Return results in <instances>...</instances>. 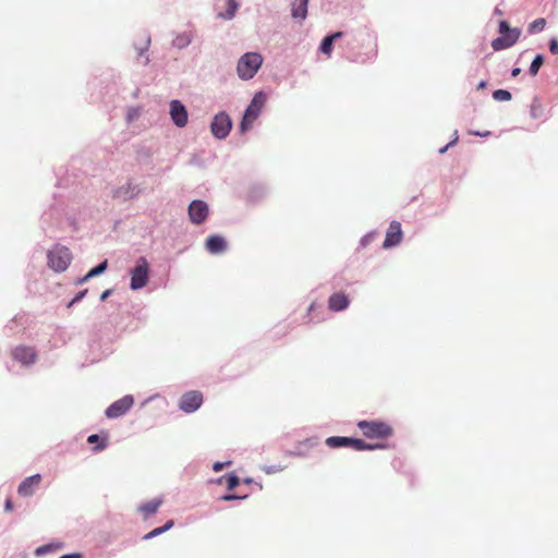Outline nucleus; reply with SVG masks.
<instances>
[{
	"instance_id": "44",
	"label": "nucleus",
	"mask_w": 558,
	"mask_h": 558,
	"mask_svg": "<svg viewBox=\"0 0 558 558\" xmlns=\"http://www.w3.org/2000/svg\"><path fill=\"white\" fill-rule=\"evenodd\" d=\"M59 558H82V556H81V554L73 553V554L62 555Z\"/></svg>"
},
{
	"instance_id": "10",
	"label": "nucleus",
	"mask_w": 558,
	"mask_h": 558,
	"mask_svg": "<svg viewBox=\"0 0 558 558\" xmlns=\"http://www.w3.org/2000/svg\"><path fill=\"white\" fill-rule=\"evenodd\" d=\"M169 114L173 124L178 128H184L189 121V114L185 106L178 99L169 104Z\"/></svg>"
},
{
	"instance_id": "30",
	"label": "nucleus",
	"mask_w": 558,
	"mask_h": 558,
	"mask_svg": "<svg viewBox=\"0 0 558 558\" xmlns=\"http://www.w3.org/2000/svg\"><path fill=\"white\" fill-rule=\"evenodd\" d=\"M284 469H286V466L281 465V464H272V465H264V466H262V470L266 474L279 473V472L283 471Z\"/></svg>"
},
{
	"instance_id": "35",
	"label": "nucleus",
	"mask_w": 558,
	"mask_h": 558,
	"mask_svg": "<svg viewBox=\"0 0 558 558\" xmlns=\"http://www.w3.org/2000/svg\"><path fill=\"white\" fill-rule=\"evenodd\" d=\"M87 293V290H83L81 292H78L75 298L69 303V307H71L74 303H77L80 302L84 296L85 294Z\"/></svg>"
},
{
	"instance_id": "37",
	"label": "nucleus",
	"mask_w": 558,
	"mask_h": 558,
	"mask_svg": "<svg viewBox=\"0 0 558 558\" xmlns=\"http://www.w3.org/2000/svg\"><path fill=\"white\" fill-rule=\"evenodd\" d=\"M244 498H246V496H242L241 497V496L231 495V494L230 495H223L221 497V499L225 500V501L236 500V499H244Z\"/></svg>"
},
{
	"instance_id": "1",
	"label": "nucleus",
	"mask_w": 558,
	"mask_h": 558,
	"mask_svg": "<svg viewBox=\"0 0 558 558\" xmlns=\"http://www.w3.org/2000/svg\"><path fill=\"white\" fill-rule=\"evenodd\" d=\"M263 57L258 52H246L238 61L236 74L242 81H248L255 76L263 64Z\"/></svg>"
},
{
	"instance_id": "34",
	"label": "nucleus",
	"mask_w": 558,
	"mask_h": 558,
	"mask_svg": "<svg viewBox=\"0 0 558 558\" xmlns=\"http://www.w3.org/2000/svg\"><path fill=\"white\" fill-rule=\"evenodd\" d=\"M231 463H232L231 461H226V462H215V463L213 464V470H214L215 472H219V471H221L225 466H229V465H231Z\"/></svg>"
},
{
	"instance_id": "25",
	"label": "nucleus",
	"mask_w": 558,
	"mask_h": 558,
	"mask_svg": "<svg viewBox=\"0 0 558 558\" xmlns=\"http://www.w3.org/2000/svg\"><path fill=\"white\" fill-rule=\"evenodd\" d=\"M543 63H544L543 56L542 54H537L534 58V60L532 61L531 65H530V69H529L530 74L532 76H535L538 73V71H539L541 66L543 65Z\"/></svg>"
},
{
	"instance_id": "42",
	"label": "nucleus",
	"mask_w": 558,
	"mask_h": 558,
	"mask_svg": "<svg viewBox=\"0 0 558 558\" xmlns=\"http://www.w3.org/2000/svg\"><path fill=\"white\" fill-rule=\"evenodd\" d=\"M173 524H174V523H173V521H172V520H169L165 525H162V526L158 527V529H159V531H160V534H162V533H165V532L169 531V530L173 526Z\"/></svg>"
},
{
	"instance_id": "54",
	"label": "nucleus",
	"mask_w": 558,
	"mask_h": 558,
	"mask_svg": "<svg viewBox=\"0 0 558 558\" xmlns=\"http://www.w3.org/2000/svg\"><path fill=\"white\" fill-rule=\"evenodd\" d=\"M244 482L250 484V483H252V480L251 478H245Z\"/></svg>"
},
{
	"instance_id": "29",
	"label": "nucleus",
	"mask_w": 558,
	"mask_h": 558,
	"mask_svg": "<svg viewBox=\"0 0 558 558\" xmlns=\"http://www.w3.org/2000/svg\"><path fill=\"white\" fill-rule=\"evenodd\" d=\"M141 116V108L140 107H130L126 111V121L129 123L135 121Z\"/></svg>"
},
{
	"instance_id": "14",
	"label": "nucleus",
	"mask_w": 558,
	"mask_h": 558,
	"mask_svg": "<svg viewBox=\"0 0 558 558\" xmlns=\"http://www.w3.org/2000/svg\"><path fill=\"white\" fill-rule=\"evenodd\" d=\"M12 356L24 366H29L36 362V353L31 347H16L12 352Z\"/></svg>"
},
{
	"instance_id": "51",
	"label": "nucleus",
	"mask_w": 558,
	"mask_h": 558,
	"mask_svg": "<svg viewBox=\"0 0 558 558\" xmlns=\"http://www.w3.org/2000/svg\"><path fill=\"white\" fill-rule=\"evenodd\" d=\"M314 308H315V303H312V304L310 305L308 310H307L308 315L314 311Z\"/></svg>"
},
{
	"instance_id": "7",
	"label": "nucleus",
	"mask_w": 558,
	"mask_h": 558,
	"mask_svg": "<svg viewBox=\"0 0 558 558\" xmlns=\"http://www.w3.org/2000/svg\"><path fill=\"white\" fill-rule=\"evenodd\" d=\"M148 263L145 257L137 259L136 266L131 270L130 288L132 290H140L148 282Z\"/></svg>"
},
{
	"instance_id": "20",
	"label": "nucleus",
	"mask_w": 558,
	"mask_h": 558,
	"mask_svg": "<svg viewBox=\"0 0 558 558\" xmlns=\"http://www.w3.org/2000/svg\"><path fill=\"white\" fill-rule=\"evenodd\" d=\"M161 504H162L161 498H155L153 500L142 504L138 507V511L144 513L145 517H149L157 512V510L161 506Z\"/></svg>"
},
{
	"instance_id": "23",
	"label": "nucleus",
	"mask_w": 558,
	"mask_h": 558,
	"mask_svg": "<svg viewBox=\"0 0 558 558\" xmlns=\"http://www.w3.org/2000/svg\"><path fill=\"white\" fill-rule=\"evenodd\" d=\"M228 8L225 12L219 13V17L225 21H231L239 9V2L236 0H227Z\"/></svg>"
},
{
	"instance_id": "13",
	"label": "nucleus",
	"mask_w": 558,
	"mask_h": 558,
	"mask_svg": "<svg viewBox=\"0 0 558 558\" xmlns=\"http://www.w3.org/2000/svg\"><path fill=\"white\" fill-rule=\"evenodd\" d=\"M41 482V475L40 474H34L25 480H23L19 487H17V494L22 497H31L34 495L35 490L39 486Z\"/></svg>"
},
{
	"instance_id": "39",
	"label": "nucleus",
	"mask_w": 558,
	"mask_h": 558,
	"mask_svg": "<svg viewBox=\"0 0 558 558\" xmlns=\"http://www.w3.org/2000/svg\"><path fill=\"white\" fill-rule=\"evenodd\" d=\"M373 235H374V233H372V232H371V233L365 234V235L361 239V245H362V246L367 245V244L372 241Z\"/></svg>"
},
{
	"instance_id": "8",
	"label": "nucleus",
	"mask_w": 558,
	"mask_h": 558,
	"mask_svg": "<svg viewBox=\"0 0 558 558\" xmlns=\"http://www.w3.org/2000/svg\"><path fill=\"white\" fill-rule=\"evenodd\" d=\"M203 404V395L197 390H191L182 395L179 400V409L184 413H194Z\"/></svg>"
},
{
	"instance_id": "4",
	"label": "nucleus",
	"mask_w": 558,
	"mask_h": 558,
	"mask_svg": "<svg viewBox=\"0 0 558 558\" xmlns=\"http://www.w3.org/2000/svg\"><path fill=\"white\" fill-rule=\"evenodd\" d=\"M499 33L500 36L490 44L495 50H502L513 46L521 34L518 28H510L506 21L499 23Z\"/></svg>"
},
{
	"instance_id": "21",
	"label": "nucleus",
	"mask_w": 558,
	"mask_h": 558,
	"mask_svg": "<svg viewBox=\"0 0 558 558\" xmlns=\"http://www.w3.org/2000/svg\"><path fill=\"white\" fill-rule=\"evenodd\" d=\"M341 36H342L341 32H337L332 35L326 36L323 39L320 47H319V50L322 51V53H324L326 56H330L331 50H332V44H333L335 39L340 38Z\"/></svg>"
},
{
	"instance_id": "3",
	"label": "nucleus",
	"mask_w": 558,
	"mask_h": 558,
	"mask_svg": "<svg viewBox=\"0 0 558 558\" xmlns=\"http://www.w3.org/2000/svg\"><path fill=\"white\" fill-rule=\"evenodd\" d=\"M47 258L48 266L53 271L62 272L69 267L72 260V254L68 247L56 245L48 251Z\"/></svg>"
},
{
	"instance_id": "40",
	"label": "nucleus",
	"mask_w": 558,
	"mask_h": 558,
	"mask_svg": "<svg viewBox=\"0 0 558 558\" xmlns=\"http://www.w3.org/2000/svg\"><path fill=\"white\" fill-rule=\"evenodd\" d=\"M173 524H174V523H173V521H172V520H169L165 525H162V526L158 527V529H159V531H160V534H162V533H165V532L169 531V530L173 526Z\"/></svg>"
},
{
	"instance_id": "12",
	"label": "nucleus",
	"mask_w": 558,
	"mask_h": 558,
	"mask_svg": "<svg viewBox=\"0 0 558 558\" xmlns=\"http://www.w3.org/2000/svg\"><path fill=\"white\" fill-rule=\"evenodd\" d=\"M403 233L401 229V223L399 221H391L388 230L386 232V238L383 243V247L388 250L397 246L402 241Z\"/></svg>"
},
{
	"instance_id": "5",
	"label": "nucleus",
	"mask_w": 558,
	"mask_h": 558,
	"mask_svg": "<svg viewBox=\"0 0 558 558\" xmlns=\"http://www.w3.org/2000/svg\"><path fill=\"white\" fill-rule=\"evenodd\" d=\"M359 428L367 438H386L391 435V427L380 421H360Z\"/></svg>"
},
{
	"instance_id": "43",
	"label": "nucleus",
	"mask_w": 558,
	"mask_h": 558,
	"mask_svg": "<svg viewBox=\"0 0 558 558\" xmlns=\"http://www.w3.org/2000/svg\"><path fill=\"white\" fill-rule=\"evenodd\" d=\"M99 440V436L97 434L89 435L87 438L88 444H96Z\"/></svg>"
},
{
	"instance_id": "41",
	"label": "nucleus",
	"mask_w": 558,
	"mask_h": 558,
	"mask_svg": "<svg viewBox=\"0 0 558 558\" xmlns=\"http://www.w3.org/2000/svg\"><path fill=\"white\" fill-rule=\"evenodd\" d=\"M173 524H174V523H173V521H172V520H169L165 525H162V526L158 527V529H159V531H160V534H162V533H165V532L169 531V530L173 526Z\"/></svg>"
},
{
	"instance_id": "45",
	"label": "nucleus",
	"mask_w": 558,
	"mask_h": 558,
	"mask_svg": "<svg viewBox=\"0 0 558 558\" xmlns=\"http://www.w3.org/2000/svg\"><path fill=\"white\" fill-rule=\"evenodd\" d=\"M12 509H13V505H12L11 500H10V499H8V500L5 501V504H4V510H5V511H11Z\"/></svg>"
},
{
	"instance_id": "28",
	"label": "nucleus",
	"mask_w": 558,
	"mask_h": 558,
	"mask_svg": "<svg viewBox=\"0 0 558 558\" xmlns=\"http://www.w3.org/2000/svg\"><path fill=\"white\" fill-rule=\"evenodd\" d=\"M493 97L497 101H509L511 99V93L505 89H497L493 93Z\"/></svg>"
},
{
	"instance_id": "17",
	"label": "nucleus",
	"mask_w": 558,
	"mask_h": 558,
	"mask_svg": "<svg viewBox=\"0 0 558 558\" xmlns=\"http://www.w3.org/2000/svg\"><path fill=\"white\" fill-rule=\"evenodd\" d=\"M206 250L211 254H220L226 251L227 242L221 235H210L206 240Z\"/></svg>"
},
{
	"instance_id": "15",
	"label": "nucleus",
	"mask_w": 558,
	"mask_h": 558,
	"mask_svg": "<svg viewBox=\"0 0 558 558\" xmlns=\"http://www.w3.org/2000/svg\"><path fill=\"white\" fill-rule=\"evenodd\" d=\"M140 193L141 189L138 185L132 182H126L113 191V197L128 201L135 198Z\"/></svg>"
},
{
	"instance_id": "36",
	"label": "nucleus",
	"mask_w": 558,
	"mask_h": 558,
	"mask_svg": "<svg viewBox=\"0 0 558 558\" xmlns=\"http://www.w3.org/2000/svg\"><path fill=\"white\" fill-rule=\"evenodd\" d=\"M549 50L553 54H557L558 53V40L553 38L550 39L549 41Z\"/></svg>"
},
{
	"instance_id": "6",
	"label": "nucleus",
	"mask_w": 558,
	"mask_h": 558,
	"mask_svg": "<svg viewBox=\"0 0 558 558\" xmlns=\"http://www.w3.org/2000/svg\"><path fill=\"white\" fill-rule=\"evenodd\" d=\"M232 129V121L230 116L221 111L217 113L210 123V132L217 140H225Z\"/></svg>"
},
{
	"instance_id": "18",
	"label": "nucleus",
	"mask_w": 558,
	"mask_h": 558,
	"mask_svg": "<svg viewBox=\"0 0 558 558\" xmlns=\"http://www.w3.org/2000/svg\"><path fill=\"white\" fill-rule=\"evenodd\" d=\"M308 0H293L291 3V16L300 22L307 16Z\"/></svg>"
},
{
	"instance_id": "31",
	"label": "nucleus",
	"mask_w": 558,
	"mask_h": 558,
	"mask_svg": "<svg viewBox=\"0 0 558 558\" xmlns=\"http://www.w3.org/2000/svg\"><path fill=\"white\" fill-rule=\"evenodd\" d=\"M226 481H227V486L229 489H233L240 483L239 477L233 473L228 474L226 477Z\"/></svg>"
},
{
	"instance_id": "53",
	"label": "nucleus",
	"mask_w": 558,
	"mask_h": 558,
	"mask_svg": "<svg viewBox=\"0 0 558 558\" xmlns=\"http://www.w3.org/2000/svg\"><path fill=\"white\" fill-rule=\"evenodd\" d=\"M226 477H227V476H221V477H219V478L216 481V483H217V484H222V482L226 480Z\"/></svg>"
},
{
	"instance_id": "33",
	"label": "nucleus",
	"mask_w": 558,
	"mask_h": 558,
	"mask_svg": "<svg viewBox=\"0 0 558 558\" xmlns=\"http://www.w3.org/2000/svg\"><path fill=\"white\" fill-rule=\"evenodd\" d=\"M458 131H454L453 140L450 141L446 146L439 149V154H445L449 147L453 146L458 142Z\"/></svg>"
},
{
	"instance_id": "47",
	"label": "nucleus",
	"mask_w": 558,
	"mask_h": 558,
	"mask_svg": "<svg viewBox=\"0 0 558 558\" xmlns=\"http://www.w3.org/2000/svg\"><path fill=\"white\" fill-rule=\"evenodd\" d=\"M111 294V290H106L101 293L100 300L105 301Z\"/></svg>"
},
{
	"instance_id": "19",
	"label": "nucleus",
	"mask_w": 558,
	"mask_h": 558,
	"mask_svg": "<svg viewBox=\"0 0 558 558\" xmlns=\"http://www.w3.org/2000/svg\"><path fill=\"white\" fill-rule=\"evenodd\" d=\"M193 38L192 32L178 33L172 39V46L177 49H184L192 43Z\"/></svg>"
},
{
	"instance_id": "26",
	"label": "nucleus",
	"mask_w": 558,
	"mask_h": 558,
	"mask_svg": "<svg viewBox=\"0 0 558 558\" xmlns=\"http://www.w3.org/2000/svg\"><path fill=\"white\" fill-rule=\"evenodd\" d=\"M546 26V20L543 17L536 19L529 25L530 33L542 32Z\"/></svg>"
},
{
	"instance_id": "24",
	"label": "nucleus",
	"mask_w": 558,
	"mask_h": 558,
	"mask_svg": "<svg viewBox=\"0 0 558 558\" xmlns=\"http://www.w3.org/2000/svg\"><path fill=\"white\" fill-rule=\"evenodd\" d=\"M351 447L357 451L375 450V449L381 448L380 445H371V444L365 442L362 439H355V438H352Z\"/></svg>"
},
{
	"instance_id": "11",
	"label": "nucleus",
	"mask_w": 558,
	"mask_h": 558,
	"mask_svg": "<svg viewBox=\"0 0 558 558\" xmlns=\"http://www.w3.org/2000/svg\"><path fill=\"white\" fill-rule=\"evenodd\" d=\"M208 213V205L204 201L195 199L189 206V217L195 225L203 223L206 220Z\"/></svg>"
},
{
	"instance_id": "27",
	"label": "nucleus",
	"mask_w": 558,
	"mask_h": 558,
	"mask_svg": "<svg viewBox=\"0 0 558 558\" xmlns=\"http://www.w3.org/2000/svg\"><path fill=\"white\" fill-rule=\"evenodd\" d=\"M107 266H108V263L107 260H104L102 263H100L98 266L92 268L88 272H87V277H90V278H94L96 276H99L101 274H104L107 269Z\"/></svg>"
},
{
	"instance_id": "50",
	"label": "nucleus",
	"mask_w": 558,
	"mask_h": 558,
	"mask_svg": "<svg viewBox=\"0 0 558 558\" xmlns=\"http://www.w3.org/2000/svg\"><path fill=\"white\" fill-rule=\"evenodd\" d=\"M486 85H487L486 81H481V82L478 83V86H477V87H478L480 89H483V88H485V87H486Z\"/></svg>"
},
{
	"instance_id": "9",
	"label": "nucleus",
	"mask_w": 558,
	"mask_h": 558,
	"mask_svg": "<svg viewBox=\"0 0 558 558\" xmlns=\"http://www.w3.org/2000/svg\"><path fill=\"white\" fill-rule=\"evenodd\" d=\"M133 403V396L126 395L107 408L106 416L108 418H118L124 415L132 408Z\"/></svg>"
},
{
	"instance_id": "22",
	"label": "nucleus",
	"mask_w": 558,
	"mask_h": 558,
	"mask_svg": "<svg viewBox=\"0 0 558 558\" xmlns=\"http://www.w3.org/2000/svg\"><path fill=\"white\" fill-rule=\"evenodd\" d=\"M350 437L331 436L326 439V445L330 448L351 447Z\"/></svg>"
},
{
	"instance_id": "52",
	"label": "nucleus",
	"mask_w": 558,
	"mask_h": 558,
	"mask_svg": "<svg viewBox=\"0 0 558 558\" xmlns=\"http://www.w3.org/2000/svg\"><path fill=\"white\" fill-rule=\"evenodd\" d=\"M105 447H106V444H101L98 447H96L95 450L100 451V450L105 449Z\"/></svg>"
},
{
	"instance_id": "32",
	"label": "nucleus",
	"mask_w": 558,
	"mask_h": 558,
	"mask_svg": "<svg viewBox=\"0 0 558 558\" xmlns=\"http://www.w3.org/2000/svg\"><path fill=\"white\" fill-rule=\"evenodd\" d=\"M52 550V546L51 545H43V546H39L35 549V555L37 557H40V556H44L46 554H48L49 551Z\"/></svg>"
},
{
	"instance_id": "38",
	"label": "nucleus",
	"mask_w": 558,
	"mask_h": 558,
	"mask_svg": "<svg viewBox=\"0 0 558 558\" xmlns=\"http://www.w3.org/2000/svg\"><path fill=\"white\" fill-rule=\"evenodd\" d=\"M160 535V531L158 527L151 530L149 533H147L145 536H144V539H150V538H154L156 536H159Z\"/></svg>"
},
{
	"instance_id": "49",
	"label": "nucleus",
	"mask_w": 558,
	"mask_h": 558,
	"mask_svg": "<svg viewBox=\"0 0 558 558\" xmlns=\"http://www.w3.org/2000/svg\"><path fill=\"white\" fill-rule=\"evenodd\" d=\"M520 72H521V70L519 68H515V69L512 70L511 75L513 77H515V76H518L520 74Z\"/></svg>"
},
{
	"instance_id": "2",
	"label": "nucleus",
	"mask_w": 558,
	"mask_h": 558,
	"mask_svg": "<svg viewBox=\"0 0 558 558\" xmlns=\"http://www.w3.org/2000/svg\"><path fill=\"white\" fill-rule=\"evenodd\" d=\"M266 99H267V97L264 92H257L254 95L250 105L245 109L244 116L240 123L241 133H245L252 129L253 123L259 117L262 109L265 106Z\"/></svg>"
},
{
	"instance_id": "46",
	"label": "nucleus",
	"mask_w": 558,
	"mask_h": 558,
	"mask_svg": "<svg viewBox=\"0 0 558 558\" xmlns=\"http://www.w3.org/2000/svg\"><path fill=\"white\" fill-rule=\"evenodd\" d=\"M470 134H474V135H477V136H482V137H486L488 136V131H484V132H470Z\"/></svg>"
},
{
	"instance_id": "16",
	"label": "nucleus",
	"mask_w": 558,
	"mask_h": 558,
	"mask_svg": "<svg viewBox=\"0 0 558 558\" xmlns=\"http://www.w3.org/2000/svg\"><path fill=\"white\" fill-rule=\"evenodd\" d=\"M350 300L342 292H336L329 296L328 307L332 312H341L349 307Z\"/></svg>"
},
{
	"instance_id": "48",
	"label": "nucleus",
	"mask_w": 558,
	"mask_h": 558,
	"mask_svg": "<svg viewBox=\"0 0 558 558\" xmlns=\"http://www.w3.org/2000/svg\"><path fill=\"white\" fill-rule=\"evenodd\" d=\"M89 279H90V277H87V274H86L84 277L80 278L76 283L77 284H83V283H85Z\"/></svg>"
}]
</instances>
